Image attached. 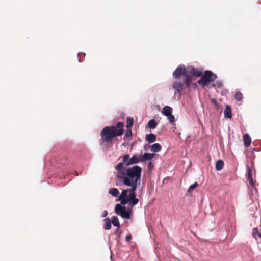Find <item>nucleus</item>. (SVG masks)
Masks as SVG:
<instances>
[{
	"instance_id": "obj_1",
	"label": "nucleus",
	"mask_w": 261,
	"mask_h": 261,
	"mask_svg": "<svg viewBox=\"0 0 261 261\" xmlns=\"http://www.w3.org/2000/svg\"><path fill=\"white\" fill-rule=\"evenodd\" d=\"M142 168L137 165L129 167L124 172H119L116 176L117 185L122 183L123 185L134 188H137L138 182L140 180Z\"/></svg>"
},
{
	"instance_id": "obj_2",
	"label": "nucleus",
	"mask_w": 261,
	"mask_h": 261,
	"mask_svg": "<svg viewBox=\"0 0 261 261\" xmlns=\"http://www.w3.org/2000/svg\"><path fill=\"white\" fill-rule=\"evenodd\" d=\"M124 123L119 122L115 126H105L100 132L101 138L99 144H111L113 139L117 136H120L124 133Z\"/></svg>"
},
{
	"instance_id": "obj_3",
	"label": "nucleus",
	"mask_w": 261,
	"mask_h": 261,
	"mask_svg": "<svg viewBox=\"0 0 261 261\" xmlns=\"http://www.w3.org/2000/svg\"><path fill=\"white\" fill-rule=\"evenodd\" d=\"M136 188L130 187V189L123 190L119 196L121 204L124 205L129 203L132 206L136 205L139 202L138 199L136 198Z\"/></svg>"
},
{
	"instance_id": "obj_4",
	"label": "nucleus",
	"mask_w": 261,
	"mask_h": 261,
	"mask_svg": "<svg viewBox=\"0 0 261 261\" xmlns=\"http://www.w3.org/2000/svg\"><path fill=\"white\" fill-rule=\"evenodd\" d=\"M217 78L216 75L210 71H206L202 75L201 77L198 80L197 83L203 86L207 85L211 82L214 81Z\"/></svg>"
},
{
	"instance_id": "obj_5",
	"label": "nucleus",
	"mask_w": 261,
	"mask_h": 261,
	"mask_svg": "<svg viewBox=\"0 0 261 261\" xmlns=\"http://www.w3.org/2000/svg\"><path fill=\"white\" fill-rule=\"evenodd\" d=\"M115 212L117 215H120L123 218L127 219H130L132 213L131 208L126 210L125 206H122L120 204L116 205Z\"/></svg>"
},
{
	"instance_id": "obj_6",
	"label": "nucleus",
	"mask_w": 261,
	"mask_h": 261,
	"mask_svg": "<svg viewBox=\"0 0 261 261\" xmlns=\"http://www.w3.org/2000/svg\"><path fill=\"white\" fill-rule=\"evenodd\" d=\"M186 72L190 75L198 77L202 75V72L195 68L193 66H188L186 68Z\"/></svg>"
},
{
	"instance_id": "obj_7",
	"label": "nucleus",
	"mask_w": 261,
	"mask_h": 261,
	"mask_svg": "<svg viewBox=\"0 0 261 261\" xmlns=\"http://www.w3.org/2000/svg\"><path fill=\"white\" fill-rule=\"evenodd\" d=\"M186 72V68L184 66H179L173 73V76L175 79L179 78L181 75H184Z\"/></svg>"
},
{
	"instance_id": "obj_8",
	"label": "nucleus",
	"mask_w": 261,
	"mask_h": 261,
	"mask_svg": "<svg viewBox=\"0 0 261 261\" xmlns=\"http://www.w3.org/2000/svg\"><path fill=\"white\" fill-rule=\"evenodd\" d=\"M247 180H248L249 183L251 185V186L253 188H254L255 184L253 181L252 170L248 165L247 166Z\"/></svg>"
},
{
	"instance_id": "obj_9",
	"label": "nucleus",
	"mask_w": 261,
	"mask_h": 261,
	"mask_svg": "<svg viewBox=\"0 0 261 261\" xmlns=\"http://www.w3.org/2000/svg\"><path fill=\"white\" fill-rule=\"evenodd\" d=\"M154 156L155 154L154 153H145L143 155H140V162H143L145 161H150Z\"/></svg>"
},
{
	"instance_id": "obj_10",
	"label": "nucleus",
	"mask_w": 261,
	"mask_h": 261,
	"mask_svg": "<svg viewBox=\"0 0 261 261\" xmlns=\"http://www.w3.org/2000/svg\"><path fill=\"white\" fill-rule=\"evenodd\" d=\"M172 87L175 89V93H180L184 88V84L180 82H175L173 83Z\"/></svg>"
},
{
	"instance_id": "obj_11",
	"label": "nucleus",
	"mask_w": 261,
	"mask_h": 261,
	"mask_svg": "<svg viewBox=\"0 0 261 261\" xmlns=\"http://www.w3.org/2000/svg\"><path fill=\"white\" fill-rule=\"evenodd\" d=\"M140 161V156L139 158L134 155L127 162L126 164V166H129L134 164H137Z\"/></svg>"
},
{
	"instance_id": "obj_12",
	"label": "nucleus",
	"mask_w": 261,
	"mask_h": 261,
	"mask_svg": "<svg viewBox=\"0 0 261 261\" xmlns=\"http://www.w3.org/2000/svg\"><path fill=\"white\" fill-rule=\"evenodd\" d=\"M184 76V82L186 85V87H189L190 85L192 80V76L188 74V73H185V74Z\"/></svg>"
},
{
	"instance_id": "obj_13",
	"label": "nucleus",
	"mask_w": 261,
	"mask_h": 261,
	"mask_svg": "<svg viewBox=\"0 0 261 261\" xmlns=\"http://www.w3.org/2000/svg\"><path fill=\"white\" fill-rule=\"evenodd\" d=\"M243 139L244 145L246 147H247L250 145L251 140L250 137L248 134H245L244 135Z\"/></svg>"
},
{
	"instance_id": "obj_14",
	"label": "nucleus",
	"mask_w": 261,
	"mask_h": 261,
	"mask_svg": "<svg viewBox=\"0 0 261 261\" xmlns=\"http://www.w3.org/2000/svg\"><path fill=\"white\" fill-rule=\"evenodd\" d=\"M172 108L170 106H165L163 107L162 110V113L166 116V117L168 116L171 115V114L172 113Z\"/></svg>"
},
{
	"instance_id": "obj_15",
	"label": "nucleus",
	"mask_w": 261,
	"mask_h": 261,
	"mask_svg": "<svg viewBox=\"0 0 261 261\" xmlns=\"http://www.w3.org/2000/svg\"><path fill=\"white\" fill-rule=\"evenodd\" d=\"M162 149V146L159 143H154L152 144L150 147V150L153 152H158Z\"/></svg>"
},
{
	"instance_id": "obj_16",
	"label": "nucleus",
	"mask_w": 261,
	"mask_h": 261,
	"mask_svg": "<svg viewBox=\"0 0 261 261\" xmlns=\"http://www.w3.org/2000/svg\"><path fill=\"white\" fill-rule=\"evenodd\" d=\"M224 116L227 118H231L232 117L231 109L230 106L227 105L224 111Z\"/></svg>"
},
{
	"instance_id": "obj_17",
	"label": "nucleus",
	"mask_w": 261,
	"mask_h": 261,
	"mask_svg": "<svg viewBox=\"0 0 261 261\" xmlns=\"http://www.w3.org/2000/svg\"><path fill=\"white\" fill-rule=\"evenodd\" d=\"M156 137L153 134H147L146 135V140L149 143H151L156 141Z\"/></svg>"
},
{
	"instance_id": "obj_18",
	"label": "nucleus",
	"mask_w": 261,
	"mask_h": 261,
	"mask_svg": "<svg viewBox=\"0 0 261 261\" xmlns=\"http://www.w3.org/2000/svg\"><path fill=\"white\" fill-rule=\"evenodd\" d=\"M224 167V162L221 160H219L217 161L215 165V168L218 171H220L223 169Z\"/></svg>"
},
{
	"instance_id": "obj_19",
	"label": "nucleus",
	"mask_w": 261,
	"mask_h": 261,
	"mask_svg": "<svg viewBox=\"0 0 261 261\" xmlns=\"http://www.w3.org/2000/svg\"><path fill=\"white\" fill-rule=\"evenodd\" d=\"M105 225L103 228L106 230H109L111 227V222L109 218H107L104 219Z\"/></svg>"
},
{
	"instance_id": "obj_20",
	"label": "nucleus",
	"mask_w": 261,
	"mask_h": 261,
	"mask_svg": "<svg viewBox=\"0 0 261 261\" xmlns=\"http://www.w3.org/2000/svg\"><path fill=\"white\" fill-rule=\"evenodd\" d=\"M124 163L120 162L118 163L116 166L115 169L118 171L117 173H118L119 172H124L125 170H122L123 168H124Z\"/></svg>"
},
{
	"instance_id": "obj_21",
	"label": "nucleus",
	"mask_w": 261,
	"mask_h": 261,
	"mask_svg": "<svg viewBox=\"0 0 261 261\" xmlns=\"http://www.w3.org/2000/svg\"><path fill=\"white\" fill-rule=\"evenodd\" d=\"M109 193L114 197H117L119 194V192L117 188H111L109 189Z\"/></svg>"
},
{
	"instance_id": "obj_22",
	"label": "nucleus",
	"mask_w": 261,
	"mask_h": 261,
	"mask_svg": "<svg viewBox=\"0 0 261 261\" xmlns=\"http://www.w3.org/2000/svg\"><path fill=\"white\" fill-rule=\"evenodd\" d=\"M134 124V119L132 117H128L126 121V128H131Z\"/></svg>"
},
{
	"instance_id": "obj_23",
	"label": "nucleus",
	"mask_w": 261,
	"mask_h": 261,
	"mask_svg": "<svg viewBox=\"0 0 261 261\" xmlns=\"http://www.w3.org/2000/svg\"><path fill=\"white\" fill-rule=\"evenodd\" d=\"M112 223L114 226L120 227V223L118 218L116 216H113L112 217Z\"/></svg>"
},
{
	"instance_id": "obj_24",
	"label": "nucleus",
	"mask_w": 261,
	"mask_h": 261,
	"mask_svg": "<svg viewBox=\"0 0 261 261\" xmlns=\"http://www.w3.org/2000/svg\"><path fill=\"white\" fill-rule=\"evenodd\" d=\"M157 124H157L156 122L154 119H152V120H149L148 123V127L150 129H154V128H155L156 127Z\"/></svg>"
},
{
	"instance_id": "obj_25",
	"label": "nucleus",
	"mask_w": 261,
	"mask_h": 261,
	"mask_svg": "<svg viewBox=\"0 0 261 261\" xmlns=\"http://www.w3.org/2000/svg\"><path fill=\"white\" fill-rule=\"evenodd\" d=\"M211 101L212 103V104L214 106L215 109L219 110L220 107V105L218 102L217 100L215 98H213L211 100Z\"/></svg>"
},
{
	"instance_id": "obj_26",
	"label": "nucleus",
	"mask_w": 261,
	"mask_h": 261,
	"mask_svg": "<svg viewBox=\"0 0 261 261\" xmlns=\"http://www.w3.org/2000/svg\"><path fill=\"white\" fill-rule=\"evenodd\" d=\"M198 185L197 182H195L191 185L187 191V193L190 194L194 189H196L198 187Z\"/></svg>"
},
{
	"instance_id": "obj_27",
	"label": "nucleus",
	"mask_w": 261,
	"mask_h": 261,
	"mask_svg": "<svg viewBox=\"0 0 261 261\" xmlns=\"http://www.w3.org/2000/svg\"><path fill=\"white\" fill-rule=\"evenodd\" d=\"M234 98L237 101H241L242 99L243 95L240 92H237L235 94Z\"/></svg>"
},
{
	"instance_id": "obj_28",
	"label": "nucleus",
	"mask_w": 261,
	"mask_h": 261,
	"mask_svg": "<svg viewBox=\"0 0 261 261\" xmlns=\"http://www.w3.org/2000/svg\"><path fill=\"white\" fill-rule=\"evenodd\" d=\"M125 135L126 137H129L132 135L131 128H127L126 131L125 132Z\"/></svg>"
},
{
	"instance_id": "obj_29",
	"label": "nucleus",
	"mask_w": 261,
	"mask_h": 261,
	"mask_svg": "<svg viewBox=\"0 0 261 261\" xmlns=\"http://www.w3.org/2000/svg\"><path fill=\"white\" fill-rule=\"evenodd\" d=\"M169 119V122L171 123H174L175 122V117L174 116L171 114V115L167 116Z\"/></svg>"
},
{
	"instance_id": "obj_30",
	"label": "nucleus",
	"mask_w": 261,
	"mask_h": 261,
	"mask_svg": "<svg viewBox=\"0 0 261 261\" xmlns=\"http://www.w3.org/2000/svg\"><path fill=\"white\" fill-rule=\"evenodd\" d=\"M252 234L253 236L257 235L258 237L261 238V233L259 232L257 228L253 229Z\"/></svg>"
},
{
	"instance_id": "obj_31",
	"label": "nucleus",
	"mask_w": 261,
	"mask_h": 261,
	"mask_svg": "<svg viewBox=\"0 0 261 261\" xmlns=\"http://www.w3.org/2000/svg\"><path fill=\"white\" fill-rule=\"evenodd\" d=\"M122 233V231L119 229V227H117V228L115 230L114 232V234L119 237Z\"/></svg>"
},
{
	"instance_id": "obj_32",
	"label": "nucleus",
	"mask_w": 261,
	"mask_h": 261,
	"mask_svg": "<svg viewBox=\"0 0 261 261\" xmlns=\"http://www.w3.org/2000/svg\"><path fill=\"white\" fill-rule=\"evenodd\" d=\"M154 166V163L152 161H150L148 163V166H147L148 169L149 170H151L153 168Z\"/></svg>"
},
{
	"instance_id": "obj_33",
	"label": "nucleus",
	"mask_w": 261,
	"mask_h": 261,
	"mask_svg": "<svg viewBox=\"0 0 261 261\" xmlns=\"http://www.w3.org/2000/svg\"><path fill=\"white\" fill-rule=\"evenodd\" d=\"M129 156L128 154H126V155H124L123 156V163H125L127 161H128L129 160Z\"/></svg>"
},
{
	"instance_id": "obj_34",
	"label": "nucleus",
	"mask_w": 261,
	"mask_h": 261,
	"mask_svg": "<svg viewBox=\"0 0 261 261\" xmlns=\"http://www.w3.org/2000/svg\"><path fill=\"white\" fill-rule=\"evenodd\" d=\"M132 239V236L130 234L127 235L125 237V240L126 242H129Z\"/></svg>"
},
{
	"instance_id": "obj_35",
	"label": "nucleus",
	"mask_w": 261,
	"mask_h": 261,
	"mask_svg": "<svg viewBox=\"0 0 261 261\" xmlns=\"http://www.w3.org/2000/svg\"><path fill=\"white\" fill-rule=\"evenodd\" d=\"M216 84L217 85L218 87H221L222 86V83L221 82H217Z\"/></svg>"
},
{
	"instance_id": "obj_36",
	"label": "nucleus",
	"mask_w": 261,
	"mask_h": 261,
	"mask_svg": "<svg viewBox=\"0 0 261 261\" xmlns=\"http://www.w3.org/2000/svg\"><path fill=\"white\" fill-rule=\"evenodd\" d=\"M107 214H108L107 211H105L103 217H105L107 215Z\"/></svg>"
}]
</instances>
